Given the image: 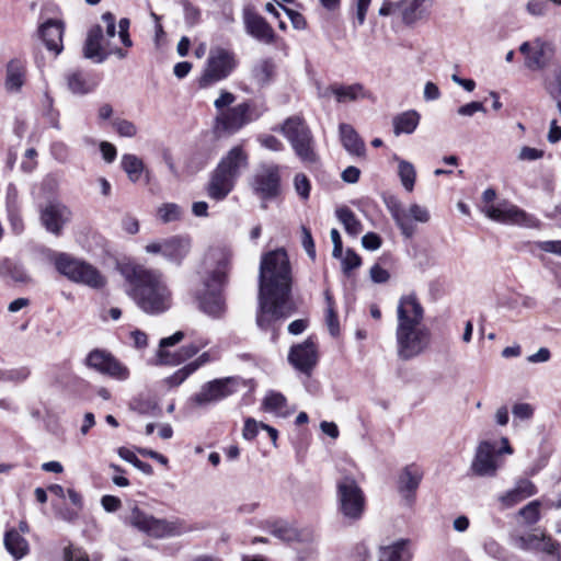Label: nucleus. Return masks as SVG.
Segmentation results:
<instances>
[{
  "mask_svg": "<svg viewBox=\"0 0 561 561\" xmlns=\"http://www.w3.org/2000/svg\"><path fill=\"white\" fill-rule=\"evenodd\" d=\"M291 268L284 248H276L261 257L259 273V311L256 323L260 329L275 330L282 319L294 312L290 302Z\"/></svg>",
  "mask_w": 561,
  "mask_h": 561,
  "instance_id": "nucleus-1",
  "label": "nucleus"
},
{
  "mask_svg": "<svg viewBox=\"0 0 561 561\" xmlns=\"http://www.w3.org/2000/svg\"><path fill=\"white\" fill-rule=\"evenodd\" d=\"M397 355L401 360L413 359L431 345V331L424 323V309L415 295L402 296L397 307Z\"/></svg>",
  "mask_w": 561,
  "mask_h": 561,
  "instance_id": "nucleus-2",
  "label": "nucleus"
},
{
  "mask_svg": "<svg viewBox=\"0 0 561 561\" xmlns=\"http://www.w3.org/2000/svg\"><path fill=\"white\" fill-rule=\"evenodd\" d=\"M117 268L133 286L130 295L146 313H162L171 307L172 294L160 273L127 259L118 261Z\"/></svg>",
  "mask_w": 561,
  "mask_h": 561,
  "instance_id": "nucleus-3",
  "label": "nucleus"
},
{
  "mask_svg": "<svg viewBox=\"0 0 561 561\" xmlns=\"http://www.w3.org/2000/svg\"><path fill=\"white\" fill-rule=\"evenodd\" d=\"M229 260L222 248H209L198 270L202 288L197 300L202 311L211 317H220L225 311L221 288L227 278Z\"/></svg>",
  "mask_w": 561,
  "mask_h": 561,
  "instance_id": "nucleus-4",
  "label": "nucleus"
},
{
  "mask_svg": "<svg viewBox=\"0 0 561 561\" xmlns=\"http://www.w3.org/2000/svg\"><path fill=\"white\" fill-rule=\"evenodd\" d=\"M249 167V154L240 145L221 157L209 175L206 186L208 197L224 201L234 188L237 180Z\"/></svg>",
  "mask_w": 561,
  "mask_h": 561,
  "instance_id": "nucleus-5",
  "label": "nucleus"
},
{
  "mask_svg": "<svg viewBox=\"0 0 561 561\" xmlns=\"http://www.w3.org/2000/svg\"><path fill=\"white\" fill-rule=\"evenodd\" d=\"M125 523L139 531L157 538L178 537L191 530L184 519L173 517L156 518L134 505L125 517Z\"/></svg>",
  "mask_w": 561,
  "mask_h": 561,
  "instance_id": "nucleus-6",
  "label": "nucleus"
},
{
  "mask_svg": "<svg viewBox=\"0 0 561 561\" xmlns=\"http://www.w3.org/2000/svg\"><path fill=\"white\" fill-rule=\"evenodd\" d=\"M49 261L62 276L78 284L91 288H102L106 284L105 277L91 264L72 257L67 253H53Z\"/></svg>",
  "mask_w": 561,
  "mask_h": 561,
  "instance_id": "nucleus-7",
  "label": "nucleus"
},
{
  "mask_svg": "<svg viewBox=\"0 0 561 561\" xmlns=\"http://www.w3.org/2000/svg\"><path fill=\"white\" fill-rule=\"evenodd\" d=\"M280 131L289 141L294 152L304 163H314L318 156L314 149V139L306 122L299 116L287 118Z\"/></svg>",
  "mask_w": 561,
  "mask_h": 561,
  "instance_id": "nucleus-8",
  "label": "nucleus"
},
{
  "mask_svg": "<svg viewBox=\"0 0 561 561\" xmlns=\"http://www.w3.org/2000/svg\"><path fill=\"white\" fill-rule=\"evenodd\" d=\"M238 65L232 50L222 47H213L209 50L206 65L199 78L201 88H208L227 79Z\"/></svg>",
  "mask_w": 561,
  "mask_h": 561,
  "instance_id": "nucleus-9",
  "label": "nucleus"
},
{
  "mask_svg": "<svg viewBox=\"0 0 561 561\" xmlns=\"http://www.w3.org/2000/svg\"><path fill=\"white\" fill-rule=\"evenodd\" d=\"M336 500L339 512L351 522L363 517L366 499L363 490L354 478L344 477L336 483Z\"/></svg>",
  "mask_w": 561,
  "mask_h": 561,
  "instance_id": "nucleus-10",
  "label": "nucleus"
},
{
  "mask_svg": "<svg viewBox=\"0 0 561 561\" xmlns=\"http://www.w3.org/2000/svg\"><path fill=\"white\" fill-rule=\"evenodd\" d=\"M501 443L503 445L501 449H496L495 444L489 440H483L478 445L471 463V469L476 474L481 477L495 476L501 466L497 461V457L502 454H513V449L506 437H503Z\"/></svg>",
  "mask_w": 561,
  "mask_h": 561,
  "instance_id": "nucleus-11",
  "label": "nucleus"
},
{
  "mask_svg": "<svg viewBox=\"0 0 561 561\" xmlns=\"http://www.w3.org/2000/svg\"><path fill=\"white\" fill-rule=\"evenodd\" d=\"M519 51L525 58V67L531 71H541L554 64V45L541 37L524 42Z\"/></svg>",
  "mask_w": 561,
  "mask_h": 561,
  "instance_id": "nucleus-12",
  "label": "nucleus"
},
{
  "mask_svg": "<svg viewBox=\"0 0 561 561\" xmlns=\"http://www.w3.org/2000/svg\"><path fill=\"white\" fill-rule=\"evenodd\" d=\"M84 364L90 369L117 381H125L130 376L129 368L105 350H92L87 355Z\"/></svg>",
  "mask_w": 561,
  "mask_h": 561,
  "instance_id": "nucleus-13",
  "label": "nucleus"
},
{
  "mask_svg": "<svg viewBox=\"0 0 561 561\" xmlns=\"http://www.w3.org/2000/svg\"><path fill=\"white\" fill-rule=\"evenodd\" d=\"M260 116L261 112L256 111L251 103L243 102L218 113L215 127L218 131L234 134Z\"/></svg>",
  "mask_w": 561,
  "mask_h": 561,
  "instance_id": "nucleus-14",
  "label": "nucleus"
},
{
  "mask_svg": "<svg viewBox=\"0 0 561 561\" xmlns=\"http://www.w3.org/2000/svg\"><path fill=\"white\" fill-rule=\"evenodd\" d=\"M482 211L488 218L501 224H512L524 227L536 226V219L534 217L506 201L495 205H484Z\"/></svg>",
  "mask_w": 561,
  "mask_h": 561,
  "instance_id": "nucleus-15",
  "label": "nucleus"
},
{
  "mask_svg": "<svg viewBox=\"0 0 561 561\" xmlns=\"http://www.w3.org/2000/svg\"><path fill=\"white\" fill-rule=\"evenodd\" d=\"M184 339V333L182 331H178L171 336L164 337L160 341V348L158 351V358L160 364L164 365H178L181 362H184L195 354L203 347H205L208 342L206 340H198L197 342L185 345L181 348V351L176 354H171L165 351V347L173 346L180 343Z\"/></svg>",
  "mask_w": 561,
  "mask_h": 561,
  "instance_id": "nucleus-16",
  "label": "nucleus"
},
{
  "mask_svg": "<svg viewBox=\"0 0 561 561\" xmlns=\"http://www.w3.org/2000/svg\"><path fill=\"white\" fill-rule=\"evenodd\" d=\"M110 55H115L119 59H124L127 56V51L105 41L100 26L91 28L84 45V56L96 62H102Z\"/></svg>",
  "mask_w": 561,
  "mask_h": 561,
  "instance_id": "nucleus-17",
  "label": "nucleus"
},
{
  "mask_svg": "<svg viewBox=\"0 0 561 561\" xmlns=\"http://www.w3.org/2000/svg\"><path fill=\"white\" fill-rule=\"evenodd\" d=\"M236 391V380L231 377L214 379L202 386L199 391L192 397L197 407H205L218 402Z\"/></svg>",
  "mask_w": 561,
  "mask_h": 561,
  "instance_id": "nucleus-18",
  "label": "nucleus"
},
{
  "mask_svg": "<svg viewBox=\"0 0 561 561\" xmlns=\"http://www.w3.org/2000/svg\"><path fill=\"white\" fill-rule=\"evenodd\" d=\"M72 219L71 209L57 201H51L45 205L41 211V222L45 229L56 236L61 234L62 229Z\"/></svg>",
  "mask_w": 561,
  "mask_h": 561,
  "instance_id": "nucleus-19",
  "label": "nucleus"
},
{
  "mask_svg": "<svg viewBox=\"0 0 561 561\" xmlns=\"http://www.w3.org/2000/svg\"><path fill=\"white\" fill-rule=\"evenodd\" d=\"M279 169L277 165H262L254 174L252 188L262 199L275 197L279 192Z\"/></svg>",
  "mask_w": 561,
  "mask_h": 561,
  "instance_id": "nucleus-20",
  "label": "nucleus"
},
{
  "mask_svg": "<svg viewBox=\"0 0 561 561\" xmlns=\"http://www.w3.org/2000/svg\"><path fill=\"white\" fill-rule=\"evenodd\" d=\"M289 363L302 373H310L317 363V351L310 340L291 347L288 355Z\"/></svg>",
  "mask_w": 561,
  "mask_h": 561,
  "instance_id": "nucleus-21",
  "label": "nucleus"
},
{
  "mask_svg": "<svg viewBox=\"0 0 561 561\" xmlns=\"http://www.w3.org/2000/svg\"><path fill=\"white\" fill-rule=\"evenodd\" d=\"M333 95L339 103L354 102L369 96V93L360 83L332 84L319 91L320 98Z\"/></svg>",
  "mask_w": 561,
  "mask_h": 561,
  "instance_id": "nucleus-22",
  "label": "nucleus"
},
{
  "mask_svg": "<svg viewBox=\"0 0 561 561\" xmlns=\"http://www.w3.org/2000/svg\"><path fill=\"white\" fill-rule=\"evenodd\" d=\"M423 478V471L414 463L408 465L402 469L398 478V491L411 505L414 500V493L417 490Z\"/></svg>",
  "mask_w": 561,
  "mask_h": 561,
  "instance_id": "nucleus-23",
  "label": "nucleus"
},
{
  "mask_svg": "<svg viewBox=\"0 0 561 561\" xmlns=\"http://www.w3.org/2000/svg\"><path fill=\"white\" fill-rule=\"evenodd\" d=\"M426 0H400L396 2L401 21L409 26L425 21L430 16V9Z\"/></svg>",
  "mask_w": 561,
  "mask_h": 561,
  "instance_id": "nucleus-24",
  "label": "nucleus"
},
{
  "mask_svg": "<svg viewBox=\"0 0 561 561\" xmlns=\"http://www.w3.org/2000/svg\"><path fill=\"white\" fill-rule=\"evenodd\" d=\"M537 486L528 479L518 480L514 488L497 497L502 508H511L537 493Z\"/></svg>",
  "mask_w": 561,
  "mask_h": 561,
  "instance_id": "nucleus-25",
  "label": "nucleus"
},
{
  "mask_svg": "<svg viewBox=\"0 0 561 561\" xmlns=\"http://www.w3.org/2000/svg\"><path fill=\"white\" fill-rule=\"evenodd\" d=\"M68 90L76 95H84L93 92L100 83V78L93 73L80 70L69 71L66 76Z\"/></svg>",
  "mask_w": 561,
  "mask_h": 561,
  "instance_id": "nucleus-26",
  "label": "nucleus"
},
{
  "mask_svg": "<svg viewBox=\"0 0 561 561\" xmlns=\"http://www.w3.org/2000/svg\"><path fill=\"white\" fill-rule=\"evenodd\" d=\"M244 25L247 33L259 42L272 44L275 41L273 28L261 15L247 11L244 13Z\"/></svg>",
  "mask_w": 561,
  "mask_h": 561,
  "instance_id": "nucleus-27",
  "label": "nucleus"
},
{
  "mask_svg": "<svg viewBox=\"0 0 561 561\" xmlns=\"http://www.w3.org/2000/svg\"><path fill=\"white\" fill-rule=\"evenodd\" d=\"M339 135L343 148L346 152L355 158L363 159L366 157V146L354 127L346 123L339 125Z\"/></svg>",
  "mask_w": 561,
  "mask_h": 561,
  "instance_id": "nucleus-28",
  "label": "nucleus"
},
{
  "mask_svg": "<svg viewBox=\"0 0 561 561\" xmlns=\"http://www.w3.org/2000/svg\"><path fill=\"white\" fill-rule=\"evenodd\" d=\"M26 79V65L23 60L14 58L5 66L4 89L9 93L21 91Z\"/></svg>",
  "mask_w": 561,
  "mask_h": 561,
  "instance_id": "nucleus-29",
  "label": "nucleus"
},
{
  "mask_svg": "<svg viewBox=\"0 0 561 561\" xmlns=\"http://www.w3.org/2000/svg\"><path fill=\"white\" fill-rule=\"evenodd\" d=\"M64 24L58 20H49L41 26V36L47 49L58 55L62 50Z\"/></svg>",
  "mask_w": 561,
  "mask_h": 561,
  "instance_id": "nucleus-30",
  "label": "nucleus"
},
{
  "mask_svg": "<svg viewBox=\"0 0 561 561\" xmlns=\"http://www.w3.org/2000/svg\"><path fill=\"white\" fill-rule=\"evenodd\" d=\"M411 551L407 540H399L380 548L379 561H410Z\"/></svg>",
  "mask_w": 561,
  "mask_h": 561,
  "instance_id": "nucleus-31",
  "label": "nucleus"
},
{
  "mask_svg": "<svg viewBox=\"0 0 561 561\" xmlns=\"http://www.w3.org/2000/svg\"><path fill=\"white\" fill-rule=\"evenodd\" d=\"M121 167L127 174L128 180L133 183H137L145 171L144 161L133 153L122 156Z\"/></svg>",
  "mask_w": 561,
  "mask_h": 561,
  "instance_id": "nucleus-32",
  "label": "nucleus"
},
{
  "mask_svg": "<svg viewBox=\"0 0 561 561\" xmlns=\"http://www.w3.org/2000/svg\"><path fill=\"white\" fill-rule=\"evenodd\" d=\"M387 206L402 232L405 236H411L413 233V226L409 224L408 210L393 197L389 198Z\"/></svg>",
  "mask_w": 561,
  "mask_h": 561,
  "instance_id": "nucleus-33",
  "label": "nucleus"
},
{
  "mask_svg": "<svg viewBox=\"0 0 561 561\" xmlns=\"http://www.w3.org/2000/svg\"><path fill=\"white\" fill-rule=\"evenodd\" d=\"M4 545L8 551L15 559L23 558L28 551L27 541L15 529H11L5 533Z\"/></svg>",
  "mask_w": 561,
  "mask_h": 561,
  "instance_id": "nucleus-34",
  "label": "nucleus"
},
{
  "mask_svg": "<svg viewBox=\"0 0 561 561\" xmlns=\"http://www.w3.org/2000/svg\"><path fill=\"white\" fill-rule=\"evenodd\" d=\"M393 159L398 162V175L403 188L409 193L412 192L416 180V170L414 165L397 156H394Z\"/></svg>",
  "mask_w": 561,
  "mask_h": 561,
  "instance_id": "nucleus-35",
  "label": "nucleus"
},
{
  "mask_svg": "<svg viewBox=\"0 0 561 561\" xmlns=\"http://www.w3.org/2000/svg\"><path fill=\"white\" fill-rule=\"evenodd\" d=\"M420 122V115L415 111H408L393 121L394 133L399 134H412L417 127Z\"/></svg>",
  "mask_w": 561,
  "mask_h": 561,
  "instance_id": "nucleus-36",
  "label": "nucleus"
},
{
  "mask_svg": "<svg viewBox=\"0 0 561 561\" xmlns=\"http://www.w3.org/2000/svg\"><path fill=\"white\" fill-rule=\"evenodd\" d=\"M325 298V309H324V320L328 327V330L332 336H337L340 334V323L335 311L334 300L330 293V290L324 291Z\"/></svg>",
  "mask_w": 561,
  "mask_h": 561,
  "instance_id": "nucleus-37",
  "label": "nucleus"
},
{
  "mask_svg": "<svg viewBox=\"0 0 561 561\" xmlns=\"http://www.w3.org/2000/svg\"><path fill=\"white\" fill-rule=\"evenodd\" d=\"M333 256L341 260V267L344 273L360 265V257L351 248H333Z\"/></svg>",
  "mask_w": 561,
  "mask_h": 561,
  "instance_id": "nucleus-38",
  "label": "nucleus"
},
{
  "mask_svg": "<svg viewBox=\"0 0 561 561\" xmlns=\"http://www.w3.org/2000/svg\"><path fill=\"white\" fill-rule=\"evenodd\" d=\"M275 65L272 59H263L259 61L253 70L252 76L260 85L267 84L274 77Z\"/></svg>",
  "mask_w": 561,
  "mask_h": 561,
  "instance_id": "nucleus-39",
  "label": "nucleus"
},
{
  "mask_svg": "<svg viewBox=\"0 0 561 561\" xmlns=\"http://www.w3.org/2000/svg\"><path fill=\"white\" fill-rule=\"evenodd\" d=\"M270 533L274 537L286 542L299 540L300 537L299 531L295 527L288 525L285 522L273 523L271 525Z\"/></svg>",
  "mask_w": 561,
  "mask_h": 561,
  "instance_id": "nucleus-40",
  "label": "nucleus"
},
{
  "mask_svg": "<svg viewBox=\"0 0 561 561\" xmlns=\"http://www.w3.org/2000/svg\"><path fill=\"white\" fill-rule=\"evenodd\" d=\"M286 407V398L275 391H270L263 400V409L267 412H273L277 415L284 416Z\"/></svg>",
  "mask_w": 561,
  "mask_h": 561,
  "instance_id": "nucleus-41",
  "label": "nucleus"
},
{
  "mask_svg": "<svg viewBox=\"0 0 561 561\" xmlns=\"http://www.w3.org/2000/svg\"><path fill=\"white\" fill-rule=\"evenodd\" d=\"M336 216L350 234L357 236L360 233V224L351 209L347 207L340 208L336 210Z\"/></svg>",
  "mask_w": 561,
  "mask_h": 561,
  "instance_id": "nucleus-42",
  "label": "nucleus"
},
{
  "mask_svg": "<svg viewBox=\"0 0 561 561\" xmlns=\"http://www.w3.org/2000/svg\"><path fill=\"white\" fill-rule=\"evenodd\" d=\"M182 215L183 210L181 206L175 203H164L157 209V217L163 224L180 220Z\"/></svg>",
  "mask_w": 561,
  "mask_h": 561,
  "instance_id": "nucleus-43",
  "label": "nucleus"
},
{
  "mask_svg": "<svg viewBox=\"0 0 561 561\" xmlns=\"http://www.w3.org/2000/svg\"><path fill=\"white\" fill-rule=\"evenodd\" d=\"M0 273L4 276L11 277L15 282H26L28 276L23 266L12 260H4L0 264Z\"/></svg>",
  "mask_w": 561,
  "mask_h": 561,
  "instance_id": "nucleus-44",
  "label": "nucleus"
},
{
  "mask_svg": "<svg viewBox=\"0 0 561 561\" xmlns=\"http://www.w3.org/2000/svg\"><path fill=\"white\" fill-rule=\"evenodd\" d=\"M540 501H531L518 511V516H520L526 524L534 525L540 518Z\"/></svg>",
  "mask_w": 561,
  "mask_h": 561,
  "instance_id": "nucleus-45",
  "label": "nucleus"
},
{
  "mask_svg": "<svg viewBox=\"0 0 561 561\" xmlns=\"http://www.w3.org/2000/svg\"><path fill=\"white\" fill-rule=\"evenodd\" d=\"M409 214V224H411L412 220L416 222H427L430 220V211L426 207L421 206L419 204H412L409 206V208H405Z\"/></svg>",
  "mask_w": 561,
  "mask_h": 561,
  "instance_id": "nucleus-46",
  "label": "nucleus"
},
{
  "mask_svg": "<svg viewBox=\"0 0 561 561\" xmlns=\"http://www.w3.org/2000/svg\"><path fill=\"white\" fill-rule=\"evenodd\" d=\"M294 186L296 193L304 201L309 198L311 184L309 179L304 173H298L294 178Z\"/></svg>",
  "mask_w": 561,
  "mask_h": 561,
  "instance_id": "nucleus-47",
  "label": "nucleus"
},
{
  "mask_svg": "<svg viewBox=\"0 0 561 561\" xmlns=\"http://www.w3.org/2000/svg\"><path fill=\"white\" fill-rule=\"evenodd\" d=\"M545 151L538 148L523 146L517 154V160L522 162L537 161L543 158Z\"/></svg>",
  "mask_w": 561,
  "mask_h": 561,
  "instance_id": "nucleus-48",
  "label": "nucleus"
},
{
  "mask_svg": "<svg viewBox=\"0 0 561 561\" xmlns=\"http://www.w3.org/2000/svg\"><path fill=\"white\" fill-rule=\"evenodd\" d=\"M113 127L116 133L122 137L131 138L137 134L136 125L127 119H115L113 122Z\"/></svg>",
  "mask_w": 561,
  "mask_h": 561,
  "instance_id": "nucleus-49",
  "label": "nucleus"
},
{
  "mask_svg": "<svg viewBox=\"0 0 561 561\" xmlns=\"http://www.w3.org/2000/svg\"><path fill=\"white\" fill-rule=\"evenodd\" d=\"M149 251L153 253H161L169 262L179 264L183 254L181 253V248H147Z\"/></svg>",
  "mask_w": 561,
  "mask_h": 561,
  "instance_id": "nucleus-50",
  "label": "nucleus"
},
{
  "mask_svg": "<svg viewBox=\"0 0 561 561\" xmlns=\"http://www.w3.org/2000/svg\"><path fill=\"white\" fill-rule=\"evenodd\" d=\"M534 407L529 403L519 402L513 405L512 413L515 420H530L534 415Z\"/></svg>",
  "mask_w": 561,
  "mask_h": 561,
  "instance_id": "nucleus-51",
  "label": "nucleus"
},
{
  "mask_svg": "<svg viewBox=\"0 0 561 561\" xmlns=\"http://www.w3.org/2000/svg\"><path fill=\"white\" fill-rule=\"evenodd\" d=\"M30 376L27 367L13 368L2 371V381H23Z\"/></svg>",
  "mask_w": 561,
  "mask_h": 561,
  "instance_id": "nucleus-52",
  "label": "nucleus"
},
{
  "mask_svg": "<svg viewBox=\"0 0 561 561\" xmlns=\"http://www.w3.org/2000/svg\"><path fill=\"white\" fill-rule=\"evenodd\" d=\"M478 112H481V113L486 112L482 102L473 101V102H470V103L459 106L457 110V113L460 116H466V117H471Z\"/></svg>",
  "mask_w": 561,
  "mask_h": 561,
  "instance_id": "nucleus-53",
  "label": "nucleus"
},
{
  "mask_svg": "<svg viewBox=\"0 0 561 561\" xmlns=\"http://www.w3.org/2000/svg\"><path fill=\"white\" fill-rule=\"evenodd\" d=\"M194 373V367H190V365H185L181 369L176 370L172 376L167 379V382L171 387H175L181 385L191 374Z\"/></svg>",
  "mask_w": 561,
  "mask_h": 561,
  "instance_id": "nucleus-54",
  "label": "nucleus"
},
{
  "mask_svg": "<svg viewBox=\"0 0 561 561\" xmlns=\"http://www.w3.org/2000/svg\"><path fill=\"white\" fill-rule=\"evenodd\" d=\"M541 536L529 534L518 539V547L525 550H537L540 545Z\"/></svg>",
  "mask_w": 561,
  "mask_h": 561,
  "instance_id": "nucleus-55",
  "label": "nucleus"
},
{
  "mask_svg": "<svg viewBox=\"0 0 561 561\" xmlns=\"http://www.w3.org/2000/svg\"><path fill=\"white\" fill-rule=\"evenodd\" d=\"M219 358V354L216 351H208L201 354L195 360L188 363L190 367H194V371L197 370L203 365L216 360Z\"/></svg>",
  "mask_w": 561,
  "mask_h": 561,
  "instance_id": "nucleus-56",
  "label": "nucleus"
},
{
  "mask_svg": "<svg viewBox=\"0 0 561 561\" xmlns=\"http://www.w3.org/2000/svg\"><path fill=\"white\" fill-rule=\"evenodd\" d=\"M128 30H129V20L126 18L121 19L118 22V37L125 47L133 46V42L130 39Z\"/></svg>",
  "mask_w": 561,
  "mask_h": 561,
  "instance_id": "nucleus-57",
  "label": "nucleus"
},
{
  "mask_svg": "<svg viewBox=\"0 0 561 561\" xmlns=\"http://www.w3.org/2000/svg\"><path fill=\"white\" fill-rule=\"evenodd\" d=\"M259 428H261L260 423L254 419H247L242 431L243 438L248 440L254 439L257 435Z\"/></svg>",
  "mask_w": 561,
  "mask_h": 561,
  "instance_id": "nucleus-58",
  "label": "nucleus"
},
{
  "mask_svg": "<svg viewBox=\"0 0 561 561\" xmlns=\"http://www.w3.org/2000/svg\"><path fill=\"white\" fill-rule=\"evenodd\" d=\"M236 100V96L230 93V92H227V91H221L219 98H217L214 102V105L216 107L217 111H219V113L221 111H225L224 108L226 106H229L231 105Z\"/></svg>",
  "mask_w": 561,
  "mask_h": 561,
  "instance_id": "nucleus-59",
  "label": "nucleus"
},
{
  "mask_svg": "<svg viewBox=\"0 0 561 561\" xmlns=\"http://www.w3.org/2000/svg\"><path fill=\"white\" fill-rule=\"evenodd\" d=\"M360 176V170L356 167H347L342 173L341 179L348 184H355L358 182Z\"/></svg>",
  "mask_w": 561,
  "mask_h": 561,
  "instance_id": "nucleus-60",
  "label": "nucleus"
},
{
  "mask_svg": "<svg viewBox=\"0 0 561 561\" xmlns=\"http://www.w3.org/2000/svg\"><path fill=\"white\" fill-rule=\"evenodd\" d=\"M100 150H101L103 159L106 162L111 163L115 160L117 151H116L115 146L112 145L111 142L102 141L100 144Z\"/></svg>",
  "mask_w": 561,
  "mask_h": 561,
  "instance_id": "nucleus-61",
  "label": "nucleus"
},
{
  "mask_svg": "<svg viewBox=\"0 0 561 561\" xmlns=\"http://www.w3.org/2000/svg\"><path fill=\"white\" fill-rule=\"evenodd\" d=\"M101 504L106 512L112 513L116 512L121 507L122 502L114 495H104L101 500Z\"/></svg>",
  "mask_w": 561,
  "mask_h": 561,
  "instance_id": "nucleus-62",
  "label": "nucleus"
},
{
  "mask_svg": "<svg viewBox=\"0 0 561 561\" xmlns=\"http://www.w3.org/2000/svg\"><path fill=\"white\" fill-rule=\"evenodd\" d=\"M547 4L542 0H531L527 3V11L535 16H540L546 13Z\"/></svg>",
  "mask_w": 561,
  "mask_h": 561,
  "instance_id": "nucleus-63",
  "label": "nucleus"
},
{
  "mask_svg": "<svg viewBox=\"0 0 561 561\" xmlns=\"http://www.w3.org/2000/svg\"><path fill=\"white\" fill-rule=\"evenodd\" d=\"M66 561H90L85 552L80 549H67L65 551Z\"/></svg>",
  "mask_w": 561,
  "mask_h": 561,
  "instance_id": "nucleus-64",
  "label": "nucleus"
}]
</instances>
